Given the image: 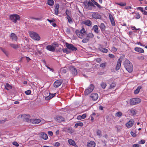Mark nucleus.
<instances>
[{
	"label": "nucleus",
	"instance_id": "obj_1",
	"mask_svg": "<svg viewBox=\"0 0 147 147\" xmlns=\"http://www.w3.org/2000/svg\"><path fill=\"white\" fill-rule=\"evenodd\" d=\"M123 64L125 68L129 72L131 73L133 71V65L128 59H125L124 62Z\"/></svg>",
	"mask_w": 147,
	"mask_h": 147
},
{
	"label": "nucleus",
	"instance_id": "obj_2",
	"mask_svg": "<svg viewBox=\"0 0 147 147\" xmlns=\"http://www.w3.org/2000/svg\"><path fill=\"white\" fill-rule=\"evenodd\" d=\"M65 45L67 48L63 49H62V51L63 53H66L67 54L69 53H70V51L68 49L72 51H76L77 50V48L74 46L72 44H69L67 42H66Z\"/></svg>",
	"mask_w": 147,
	"mask_h": 147
},
{
	"label": "nucleus",
	"instance_id": "obj_3",
	"mask_svg": "<svg viewBox=\"0 0 147 147\" xmlns=\"http://www.w3.org/2000/svg\"><path fill=\"white\" fill-rule=\"evenodd\" d=\"M86 31L83 28L80 31L77 30H76V33L78 37L81 38L82 39L86 36Z\"/></svg>",
	"mask_w": 147,
	"mask_h": 147
},
{
	"label": "nucleus",
	"instance_id": "obj_4",
	"mask_svg": "<svg viewBox=\"0 0 147 147\" xmlns=\"http://www.w3.org/2000/svg\"><path fill=\"white\" fill-rule=\"evenodd\" d=\"M84 3L86 8L89 10L92 9V7H95L93 3L90 1L88 2L87 1H85Z\"/></svg>",
	"mask_w": 147,
	"mask_h": 147
},
{
	"label": "nucleus",
	"instance_id": "obj_5",
	"mask_svg": "<svg viewBox=\"0 0 147 147\" xmlns=\"http://www.w3.org/2000/svg\"><path fill=\"white\" fill-rule=\"evenodd\" d=\"M9 18L11 20L15 23H16L17 21L20 20V16L16 14L10 15Z\"/></svg>",
	"mask_w": 147,
	"mask_h": 147
},
{
	"label": "nucleus",
	"instance_id": "obj_6",
	"mask_svg": "<svg viewBox=\"0 0 147 147\" xmlns=\"http://www.w3.org/2000/svg\"><path fill=\"white\" fill-rule=\"evenodd\" d=\"M30 37L34 40H39L40 38L39 35L37 33L34 32H29Z\"/></svg>",
	"mask_w": 147,
	"mask_h": 147
},
{
	"label": "nucleus",
	"instance_id": "obj_7",
	"mask_svg": "<svg viewBox=\"0 0 147 147\" xmlns=\"http://www.w3.org/2000/svg\"><path fill=\"white\" fill-rule=\"evenodd\" d=\"M95 86L93 84H91L86 89L84 93L85 95H88L91 93L94 89Z\"/></svg>",
	"mask_w": 147,
	"mask_h": 147
},
{
	"label": "nucleus",
	"instance_id": "obj_8",
	"mask_svg": "<svg viewBox=\"0 0 147 147\" xmlns=\"http://www.w3.org/2000/svg\"><path fill=\"white\" fill-rule=\"evenodd\" d=\"M141 102V100L139 98H134L131 99L130 100V104L134 105L138 104Z\"/></svg>",
	"mask_w": 147,
	"mask_h": 147
},
{
	"label": "nucleus",
	"instance_id": "obj_9",
	"mask_svg": "<svg viewBox=\"0 0 147 147\" xmlns=\"http://www.w3.org/2000/svg\"><path fill=\"white\" fill-rule=\"evenodd\" d=\"M22 117L23 118L24 121L29 122L30 121V115L29 114H24L22 115Z\"/></svg>",
	"mask_w": 147,
	"mask_h": 147
},
{
	"label": "nucleus",
	"instance_id": "obj_10",
	"mask_svg": "<svg viewBox=\"0 0 147 147\" xmlns=\"http://www.w3.org/2000/svg\"><path fill=\"white\" fill-rule=\"evenodd\" d=\"M92 18L95 19H100L101 18V16L97 12H93L92 15Z\"/></svg>",
	"mask_w": 147,
	"mask_h": 147
},
{
	"label": "nucleus",
	"instance_id": "obj_11",
	"mask_svg": "<svg viewBox=\"0 0 147 147\" xmlns=\"http://www.w3.org/2000/svg\"><path fill=\"white\" fill-rule=\"evenodd\" d=\"M62 82V81L61 80H56L54 83V86L55 88H57L61 85Z\"/></svg>",
	"mask_w": 147,
	"mask_h": 147
},
{
	"label": "nucleus",
	"instance_id": "obj_12",
	"mask_svg": "<svg viewBox=\"0 0 147 147\" xmlns=\"http://www.w3.org/2000/svg\"><path fill=\"white\" fill-rule=\"evenodd\" d=\"M56 47H55L51 45H48L46 47V49L47 50L54 52L55 51Z\"/></svg>",
	"mask_w": 147,
	"mask_h": 147
},
{
	"label": "nucleus",
	"instance_id": "obj_13",
	"mask_svg": "<svg viewBox=\"0 0 147 147\" xmlns=\"http://www.w3.org/2000/svg\"><path fill=\"white\" fill-rule=\"evenodd\" d=\"M109 19L112 26H115V23L113 15L110 13H109Z\"/></svg>",
	"mask_w": 147,
	"mask_h": 147
},
{
	"label": "nucleus",
	"instance_id": "obj_14",
	"mask_svg": "<svg viewBox=\"0 0 147 147\" xmlns=\"http://www.w3.org/2000/svg\"><path fill=\"white\" fill-rule=\"evenodd\" d=\"M41 121L40 119H31L30 122L33 124H36L40 123Z\"/></svg>",
	"mask_w": 147,
	"mask_h": 147
},
{
	"label": "nucleus",
	"instance_id": "obj_15",
	"mask_svg": "<svg viewBox=\"0 0 147 147\" xmlns=\"http://www.w3.org/2000/svg\"><path fill=\"white\" fill-rule=\"evenodd\" d=\"M121 62L122 60H121V58H119L118 59L115 67V69L117 71L119 70L120 69L121 67Z\"/></svg>",
	"mask_w": 147,
	"mask_h": 147
},
{
	"label": "nucleus",
	"instance_id": "obj_16",
	"mask_svg": "<svg viewBox=\"0 0 147 147\" xmlns=\"http://www.w3.org/2000/svg\"><path fill=\"white\" fill-rule=\"evenodd\" d=\"M134 123V121L133 119H130L126 124V126L128 128H129L131 127Z\"/></svg>",
	"mask_w": 147,
	"mask_h": 147
},
{
	"label": "nucleus",
	"instance_id": "obj_17",
	"mask_svg": "<svg viewBox=\"0 0 147 147\" xmlns=\"http://www.w3.org/2000/svg\"><path fill=\"white\" fill-rule=\"evenodd\" d=\"M39 136L40 138L44 140H47L48 139V136L44 132H41Z\"/></svg>",
	"mask_w": 147,
	"mask_h": 147
},
{
	"label": "nucleus",
	"instance_id": "obj_18",
	"mask_svg": "<svg viewBox=\"0 0 147 147\" xmlns=\"http://www.w3.org/2000/svg\"><path fill=\"white\" fill-rule=\"evenodd\" d=\"M128 112L129 113H130L131 114L133 115H136L137 113V111L134 109V108H131V109H129L128 111Z\"/></svg>",
	"mask_w": 147,
	"mask_h": 147
},
{
	"label": "nucleus",
	"instance_id": "obj_19",
	"mask_svg": "<svg viewBox=\"0 0 147 147\" xmlns=\"http://www.w3.org/2000/svg\"><path fill=\"white\" fill-rule=\"evenodd\" d=\"M10 37L12 41H17L18 40V37L14 33H11L10 35Z\"/></svg>",
	"mask_w": 147,
	"mask_h": 147
},
{
	"label": "nucleus",
	"instance_id": "obj_20",
	"mask_svg": "<svg viewBox=\"0 0 147 147\" xmlns=\"http://www.w3.org/2000/svg\"><path fill=\"white\" fill-rule=\"evenodd\" d=\"M81 24H85L88 26H90L92 25V22L89 20H88L82 21Z\"/></svg>",
	"mask_w": 147,
	"mask_h": 147
},
{
	"label": "nucleus",
	"instance_id": "obj_21",
	"mask_svg": "<svg viewBox=\"0 0 147 147\" xmlns=\"http://www.w3.org/2000/svg\"><path fill=\"white\" fill-rule=\"evenodd\" d=\"M55 119L56 121L59 123H60L64 121V118L61 116H57Z\"/></svg>",
	"mask_w": 147,
	"mask_h": 147
},
{
	"label": "nucleus",
	"instance_id": "obj_22",
	"mask_svg": "<svg viewBox=\"0 0 147 147\" xmlns=\"http://www.w3.org/2000/svg\"><path fill=\"white\" fill-rule=\"evenodd\" d=\"M90 97L93 100H96L98 98V94L96 93H93L91 94Z\"/></svg>",
	"mask_w": 147,
	"mask_h": 147
},
{
	"label": "nucleus",
	"instance_id": "obj_23",
	"mask_svg": "<svg viewBox=\"0 0 147 147\" xmlns=\"http://www.w3.org/2000/svg\"><path fill=\"white\" fill-rule=\"evenodd\" d=\"M55 8L54 9L55 14L57 15L59 14V5L58 4H56L55 5Z\"/></svg>",
	"mask_w": 147,
	"mask_h": 147
},
{
	"label": "nucleus",
	"instance_id": "obj_24",
	"mask_svg": "<svg viewBox=\"0 0 147 147\" xmlns=\"http://www.w3.org/2000/svg\"><path fill=\"white\" fill-rule=\"evenodd\" d=\"M68 142L70 145L74 146L75 147H78L73 140L71 139H69L68 140Z\"/></svg>",
	"mask_w": 147,
	"mask_h": 147
},
{
	"label": "nucleus",
	"instance_id": "obj_25",
	"mask_svg": "<svg viewBox=\"0 0 147 147\" xmlns=\"http://www.w3.org/2000/svg\"><path fill=\"white\" fill-rule=\"evenodd\" d=\"M98 49L99 51L104 53H106L108 51L107 49L103 48L101 45H100V46L98 48Z\"/></svg>",
	"mask_w": 147,
	"mask_h": 147
},
{
	"label": "nucleus",
	"instance_id": "obj_26",
	"mask_svg": "<svg viewBox=\"0 0 147 147\" xmlns=\"http://www.w3.org/2000/svg\"><path fill=\"white\" fill-rule=\"evenodd\" d=\"M72 74L74 76H76L78 74L77 69L73 67H71L70 68Z\"/></svg>",
	"mask_w": 147,
	"mask_h": 147
},
{
	"label": "nucleus",
	"instance_id": "obj_27",
	"mask_svg": "<svg viewBox=\"0 0 147 147\" xmlns=\"http://www.w3.org/2000/svg\"><path fill=\"white\" fill-rule=\"evenodd\" d=\"M134 50L135 51L139 52L140 53H143L144 52V49L140 47H136L135 48Z\"/></svg>",
	"mask_w": 147,
	"mask_h": 147
},
{
	"label": "nucleus",
	"instance_id": "obj_28",
	"mask_svg": "<svg viewBox=\"0 0 147 147\" xmlns=\"http://www.w3.org/2000/svg\"><path fill=\"white\" fill-rule=\"evenodd\" d=\"M92 30L96 34H98L99 30H98V27L97 25H94L92 27Z\"/></svg>",
	"mask_w": 147,
	"mask_h": 147
},
{
	"label": "nucleus",
	"instance_id": "obj_29",
	"mask_svg": "<svg viewBox=\"0 0 147 147\" xmlns=\"http://www.w3.org/2000/svg\"><path fill=\"white\" fill-rule=\"evenodd\" d=\"M95 145L96 144L94 141H91L88 143L87 146L88 147H95Z\"/></svg>",
	"mask_w": 147,
	"mask_h": 147
},
{
	"label": "nucleus",
	"instance_id": "obj_30",
	"mask_svg": "<svg viewBox=\"0 0 147 147\" xmlns=\"http://www.w3.org/2000/svg\"><path fill=\"white\" fill-rule=\"evenodd\" d=\"M94 37V35L92 33V32H91L88 33L86 35V37L90 40V39L91 38H93Z\"/></svg>",
	"mask_w": 147,
	"mask_h": 147
},
{
	"label": "nucleus",
	"instance_id": "obj_31",
	"mask_svg": "<svg viewBox=\"0 0 147 147\" xmlns=\"http://www.w3.org/2000/svg\"><path fill=\"white\" fill-rule=\"evenodd\" d=\"M9 45L11 47L15 49H16L19 47V46L17 44L10 43Z\"/></svg>",
	"mask_w": 147,
	"mask_h": 147
},
{
	"label": "nucleus",
	"instance_id": "obj_32",
	"mask_svg": "<svg viewBox=\"0 0 147 147\" xmlns=\"http://www.w3.org/2000/svg\"><path fill=\"white\" fill-rule=\"evenodd\" d=\"M86 116V114H84L82 115H79L77 117V119L78 120H81L85 118Z\"/></svg>",
	"mask_w": 147,
	"mask_h": 147
},
{
	"label": "nucleus",
	"instance_id": "obj_33",
	"mask_svg": "<svg viewBox=\"0 0 147 147\" xmlns=\"http://www.w3.org/2000/svg\"><path fill=\"white\" fill-rule=\"evenodd\" d=\"M102 31H104L105 29V26L103 23H101L99 26Z\"/></svg>",
	"mask_w": 147,
	"mask_h": 147
},
{
	"label": "nucleus",
	"instance_id": "obj_34",
	"mask_svg": "<svg viewBox=\"0 0 147 147\" xmlns=\"http://www.w3.org/2000/svg\"><path fill=\"white\" fill-rule=\"evenodd\" d=\"M0 49L8 57L9 56V53L5 49L1 47L0 48Z\"/></svg>",
	"mask_w": 147,
	"mask_h": 147
},
{
	"label": "nucleus",
	"instance_id": "obj_35",
	"mask_svg": "<svg viewBox=\"0 0 147 147\" xmlns=\"http://www.w3.org/2000/svg\"><path fill=\"white\" fill-rule=\"evenodd\" d=\"M5 86V88L7 90L11 89L12 88V86L8 83H6Z\"/></svg>",
	"mask_w": 147,
	"mask_h": 147
},
{
	"label": "nucleus",
	"instance_id": "obj_36",
	"mask_svg": "<svg viewBox=\"0 0 147 147\" xmlns=\"http://www.w3.org/2000/svg\"><path fill=\"white\" fill-rule=\"evenodd\" d=\"M141 88V87L140 86H138L137 89L134 90V93L135 94H137L140 91V89Z\"/></svg>",
	"mask_w": 147,
	"mask_h": 147
},
{
	"label": "nucleus",
	"instance_id": "obj_37",
	"mask_svg": "<svg viewBox=\"0 0 147 147\" xmlns=\"http://www.w3.org/2000/svg\"><path fill=\"white\" fill-rule=\"evenodd\" d=\"M78 126H83V124L82 122L76 123L75 124L74 127L75 128H76Z\"/></svg>",
	"mask_w": 147,
	"mask_h": 147
},
{
	"label": "nucleus",
	"instance_id": "obj_38",
	"mask_svg": "<svg viewBox=\"0 0 147 147\" xmlns=\"http://www.w3.org/2000/svg\"><path fill=\"white\" fill-rule=\"evenodd\" d=\"M122 113L120 111L117 112L115 114V116L116 117H120L122 115Z\"/></svg>",
	"mask_w": 147,
	"mask_h": 147
},
{
	"label": "nucleus",
	"instance_id": "obj_39",
	"mask_svg": "<svg viewBox=\"0 0 147 147\" xmlns=\"http://www.w3.org/2000/svg\"><path fill=\"white\" fill-rule=\"evenodd\" d=\"M47 3L49 5L52 6L54 4V1L53 0H48Z\"/></svg>",
	"mask_w": 147,
	"mask_h": 147
},
{
	"label": "nucleus",
	"instance_id": "obj_40",
	"mask_svg": "<svg viewBox=\"0 0 147 147\" xmlns=\"http://www.w3.org/2000/svg\"><path fill=\"white\" fill-rule=\"evenodd\" d=\"M135 14L134 17L136 19H139L140 18L141 16L139 13H137Z\"/></svg>",
	"mask_w": 147,
	"mask_h": 147
},
{
	"label": "nucleus",
	"instance_id": "obj_41",
	"mask_svg": "<svg viewBox=\"0 0 147 147\" xmlns=\"http://www.w3.org/2000/svg\"><path fill=\"white\" fill-rule=\"evenodd\" d=\"M100 86L102 88L105 89L107 86V84L105 83L102 82L100 84Z\"/></svg>",
	"mask_w": 147,
	"mask_h": 147
},
{
	"label": "nucleus",
	"instance_id": "obj_42",
	"mask_svg": "<svg viewBox=\"0 0 147 147\" xmlns=\"http://www.w3.org/2000/svg\"><path fill=\"white\" fill-rule=\"evenodd\" d=\"M116 86V84L114 82H113L110 84L109 87V89H112L114 88Z\"/></svg>",
	"mask_w": 147,
	"mask_h": 147
},
{
	"label": "nucleus",
	"instance_id": "obj_43",
	"mask_svg": "<svg viewBox=\"0 0 147 147\" xmlns=\"http://www.w3.org/2000/svg\"><path fill=\"white\" fill-rule=\"evenodd\" d=\"M83 39H82V42L83 43H86L88 42L89 40L86 37V38H83Z\"/></svg>",
	"mask_w": 147,
	"mask_h": 147
},
{
	"label": "nucleus",
	"instance_id": "obj_44",
	"mask_svg": "<svg viewBox=\"0 0 147 147\" xmlns=\"http://www.w3.org/2000/svg\"><path fill=\"white\" fill-rule=\"evenodd\" d=\"M67 131L69 133L71 134L74 132V131L71 128H69L67 129Z\"/></svg>",
	"mask_w": 147,
	"mask_h": 147
},
{
	"label": "nucleus",
	"instance_id": "obj_45",
	"mask_svg": "<svg viewBox=\"0 0 147 147\" xmlns=\"http://www.w3.org/2000/svg\"><path fill=\"white\" fill-rule=\"evenodd\" d=\"M118 5H120L121 6H124L126 5V3H116Z\"/></svg>",
	"mask_w": 147,
	"mask_h": 147
},
{
	"label": "nucleus",
	"instance_id": "obj_46",
	"mask_svg": "<svg viewBox=\"0 0 147 147\" xmlns=\"http://www.w3.org/2000/svg\"><path fill=\"white\" fill-rule=\"evenodd\" d=\"M106 65V63H103L100 64V67L104 69Z\"/></svg>",
	"mask_w": 147,
	"mask_h": 147
},
{
	"label": "nucleus",
	"instance_id": "obj_47",
	"mask_svg": "<svg viewBox=\"0 0 147 147\" xmlns=\"http://www.w3.org/2000/svg\"><path fill=\"white\" fill-rule=\"evenodd\" d=\"M96 134L97 136H101V131L100 130H98L96 131Z\"/></svg>",
	"mask_w": 147,
	"mask_h": 147
},
{
	"label": "nucleus",
	"instance_id": "obj_48",
	"mask_svg": "<svg viewBox=\"0 0 147 147\" xmlns=\"http://www.w3.org/2000/svg\"><path fill=\"white\" fill-rule=\"evenodd\" d=\"M66 18L68 19L69 23H70L71 22H72L71 19L69 16H67Z\"/></svg>",
	"mask_w": 147,
	"mask_h": 147
},
{
	"label": "nucleus",
	"instance_id": "obj_49",
	"mask_svg": "<svg viewBox=\"0 0 147 147\" xmlns=\"http://www.w3.org/2000/svg\"><path fill=\"white\" fill-rule=\"evenodd\" d=\"M94 4L97 6V7L101 9V6L99 5L97 2L94 1Z\"/></svg>",
	"mask_w": 147,
	"mask_h": 147
},
{
	"label": "nucleus",
	"instance_id": "obj_50",
	"mask_svg": "<svg viewBox=\"0 0 147 147\" xmlns=\"http://www.w3.org/2000/svg\"><path fill=\"white\" fill-rule=\"evenodd\" d=\"M137 58L138 59L141 60H143L144 59V57L143 56H141L140 57H137Z\"/></svg>",
	"mask_w": 147,
	"mask_h": 147
},
{
	"label": "nucleus",
	"instance_id": "obj_51",
	"mask_svg": "<svg viewBox=\"0 0 147 147\" xmlns=\"http://www.w3.org/2000/svg\"><path fill=\"white\" fill-rule=\"evenodd\" d=\"M25 93L26 95H29L31 94V91L30 90H28L25 91Z\"/></svg>",
	"mask_w": 147,
	"mask_h": 147
},
{
	"label": "nucleus",
	"instance_id": "obj_52",
	"mask_svg": "<svg viewBox=\"0 0 147 147\" xmlns=\"http://www.w3.org/2000/svg\"><path fill=\"white\" fill-rule=\"evenodd\" d=\"M56 93H54V94H51V93H49V96H50V98H51V99L53 97L55 96L56 95Z\"/></svg>",
	"mask_w": 147,
	"mask_h": 147
},
{
	"label": "nucleus",
	"instance_id": "obj_53",
	"mask_svg": "<svg viewBox=\"0 0 147 147\" xmlns=\"http://www.w3.org/2000/svg\"><path fill=\"white\" fill-rule=\"evenodd\" d=\"M111 50L113 52H116L117 51V49L115 47H113L111 48Z\"/></svg>",
	"mask_w": 147,
	"mask_h": 147
},
{
	"label": "nucleus",
	"instance_id": "obj_54",
	"mask_svg": "<svg viewBox=\"0 0 147 147\" xmlns=\"http://www.w3.org/2000/svg\"><path fill=\"white\" fill-rule=\"evenodd\" d=\"M31 19H32L36 20H40L42 19V18L41 17L40 18H34V17H31Z\"/></svg>",
	"mask_w": 147,
	"mask_h": 147
},
{
	"label": "nucleus",
	"instance_id": "obj_55",
	"mask_svg": "<svg viewBox=\"0 0 147 147\" xmlns=\"http://www.w3.org/2000/svg\"><path fill=\"white\" fill-rule=\"evenodd\" d=\"M130 134L131 135L134 137H135L136 136V134L135 133L133 132V131H131L130 132Z\"/></svg>",
	"mask_w": 147,
	"mask_h": 147
},
{
	"label": "nucleus",
	"instance_id": "obj_56",
	"mask_svg": "<svg viewBox=\"0 0 147 147\" xmlns=\"http://www.w3.org/2000/svg\"><path fill=\"white\" fill-rule=\"evenodd\" d=\"M65 13L67 15V16H69V15L70 14V12L69 10H68V9H67L66 10Z\"/></svg>",
	"mask_w": 147,
	"mask_h": 147
},
{
	"label": "nucleus",
	"instance_id": "obj_57",
	"mask_svg": "<svg viewBox=\"0 0 147 147\" xmlns=\"http://www.w3.org/2000/svg\"><path fill=\"white\" fill-rule=\"evenodd\" d=\"M13 144L16 146L17 147H18L19 146V145L18 143L16 142H13Z\"/></svg>",
	"mask_w": 147,
	"mask_h": 147
},
{
	"label": "nucleus",
	"instance_id": "obj_58",
	"mask_svg": "<svg viewBox=\"0 0 147 147\" xmlns=\"http://www.w3.org/2000/svg\"><path fill=\"white\" fill-rule=\"evenodd\" d=\"M96 62L98 63H99L101 61V59L100 58H97L96 60Z\"/></svg>",
	"mask_w": 147,
	"mask_h": 147
},
{
	"label": "nucleus",
	"instance_id": "obj_59",
	"mask_svg": "<svg viewBox=\"0 0 147 147\" xmlns=\"http://www.w3.org/2000/svg\"><path fill=\"white\" fill-rule=\"evenodd\" d=\"M126 10L131 9L132 8V7L131 6H126L124 8Z\"/></svg>",
	"mask_w": 147,
	"mask_h": 147
},
{
	"label": "nucleus",
	"instance_id": "obj_60",
	"mask_svg": "<svg viewBox=\"0 0 147 147\" xmlns=\"http://www.w3.org/2000/svg\"><path fill=\"white\" fill-rule=\"evenodd\" d=\"M109 56L112 58H114L115 57L114 55L111 53H110L109 54Z\"/></svg>",
	"mask_w": 147,
	"mask_h": 147
},
{
	"label": "nucleus",
	"instance_id": "obj_61",
	"mask_svg": "<svg viewBox=\"0 0 147 147\" xmlns=\"http://www.w3.org/2000/svg\"><path fill=\"white\" fill-rule=\"evenodd\" d=\"M137 9L140 11L142 12H143L144 10L143 8L141 7H137Z\"/></svg>",
	"mask_w": 147,
	"mask_h": 147
},
{
	"label": "nucleus",
	"instance_id": "obj_62",
	"mask_svg": "<svg viewBox=\"0 0 147 147\" xmlns=\"http://www.w3.org/2000/svg\"><path fill=\"white\" fill-rule=\"evenodd\" d=\"M145 143V141L144 140H142L139 142V143L141 144H143Z\"/></svg>",
	"mask_w": 147,
	"mask_h": 147
},
{
	"label": "nucleus",
	"instance_id": "obj_63",
	"mask_svg": "<svg viewBox=\"0 0 147 147\" xmlns=\"http://www.w3.org/2000/svg\"><path fill=\"white\" fill-rule=\"evenodd\" d=\"M131 28L132 30H140V28L136 29V27L134 26H131Z\"/></svg>",
	"mask_w": 147,
	"mask_h": 147
},
{
	"label": "nucleus",
	"instance_id": "obj_64",
	"mask_svg": "<svg viewBox=\"0 0 147 147\" xmlns=\"http://www.w3.org/2000/svg\"><path fill=\"white\" fill-rule=\"evenodd\" d=\"M45 99L46 100H48L51 99V98H50V96H48L45 97Z\"/></svg>",
	"mask_w": 147,
	"mask_h": 147
}]
</instances>
